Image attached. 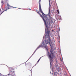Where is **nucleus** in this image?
Segmentation results:
<instances>
[{"label": "nucleus", "instance_id": "f257e3e1", "mask_svg": "<svg viewBox=\"0 0 76 76\" xmlns=\"http://www.w3.org/2000/svg\"><path fill=\"white\" fill-rule=\"evenodd\" d=\"M37 13L39 15L41 18H42V19L43 20V21L45 24V26H46L47 29V32H46V28H45V36H46V38L44 40V41H43V42L42 43H51V40L50 39V38L49 31L48 30V28L50 27V20L48 19V18L46 16H43V17L39 12H38Z\"/></svg>", "mask_w": 76, "mask_h": 76}, {"label": "nucleus", "instance_id": "f03ea898", "mask_svg": "<svg viewBox=\"0 0 76 76\" xmlns=\"http://www.w3.org/2000/svg\"><path fill=\"white\" fill-rule=\"evenodd\" d=\"M37 13L39 15L41 18H42V19L43 20V21L45 24V26H46L47 29V32H46V28H45V36H46V38L44 40V41L42 42H51V40L50 39V38L49 31L48 30V28L50 27V20L48 19V18L46 16H43V17L39 12H38Z\"/></svg>", "mask_w": 76, "mask_h": 76}, {"label": "nucleus", "instance_id": "7ed1b4c3", "mask_svg": "<svg viewBox=\"0 0 76 76\" xmlns=\"http://www.w3.org/2000/svg\"><path fill=\"white\" fill-rule=\"evenodd\" d=\"M39 11H40V12L42 13L43 16H44V15H45V14L42 11V10L41 9V0H39Z\"/></svg>", "mask_w": 76, "mask_h": 76}, {"label": "nucleus", "instance_id": "20e7f679", "mask_svg": "<svg viewBox=\"0 0 76 76\" xmlns=\"http://www.w3.org/2000/svg\"><path fill=\"white\" fill-rule=\"evenodd\" d=\"M51 54L49 53V58L50 59V61H51V60L53 58V56H54L53 52H51Z\"/></svg>", "mask_w": 76, "mask_h": 76}, {"label": "nucleus", "instance_id": "39448f33", "mask_svg": "<svg viewBox=\"0 0 76 76\" xmlns=\"http://www.w3.org/2000/svg\"><path fill=\"white\" fill-rule=\"evenodd\" d=\"M7 8L6 9V10H5L3 12H1V14L0 15H1L5 11H7V10H8V9H10V6H9V5H8V4H7Z\"/></svg>", "mask_w": 76, "mask_h": 76}, {"label": "nucleus", "instance_id": "423d86ee", "mask_svg": "<svg viewBox=\"0 0 76 76\" xmlns=\"http://www.w3.org/2000/svg\"><path fill=\"white\" fill-rule=\"evenodd\" d=\"M51 14H50V8H49V12L48 14V16H50V15H51Z\"/></svg>", "mask_w": 76, "mask_h": 76}, {"label": "nucleus", "instance_id": "0eeeda50", "mask_svg": "<svg viewBox=\"0 0 76 76\" xmlns=\"http://www.w3.org/2000/svg\"><path fill=\"white\" fill-rule=\"evenodd\" d=\"M12 76H14V74H10V73L8 74V76H12Z\"/></svg>", "mask_w": 76, "mask_h": 76}, {"label": "nucleus", "instance_id": "6e6552de", "mask_svg": "<svg viewBox=\"0 0 76 76\" xmlns=\"http://www.w3.org/2000/svg\"><path fill=\"white\" fill-rule=\"evenodd\" d=\"M27 65L28 66H30V65H31V63H27Z\"/></svg>", "mask_w": 76, "mask_h": 76}, {"label": "nucleus", "instance_id": "1a4fd4ad", "mask_svg": "<svg viewBox=\"0 0 76 76\" xmlns=\"http://www.w3.org/2000/svg\"><path fill=\"white\" fill-rule=\"evenodd\" d=\"M41 57L39 59V60H38V61L37 62V63H36V64H37V63H38L39 62V60H41Z\"/></svg>", "mask_w": 76, "mask_h": 76}, {"label": "nucleus", "instance_id": "9d476101", "mask_svg": "<svg viewBox=\"0 0 76 76\" xmlns=\"http://www.w3.org/2000/svg\"><path fill=\"white\" fill-rule=\"evenodd\" d=\"M57 12H58V14H60V12H59V10H57Z\"/></svg>", "mask_w": 76, "mask_h": 76}, {"label": "nucleus", "instance_id": "9b49d317", "mask_svg": "<svg viewBox=\"0 0 76 76\" xmlns=\"http://www.w3.org/2000/svg\"><path fill=\"white\" fill-rule=\"evenodd\" d=\"M10 73H12L13 74L14 73V72H12V71H10Z\"/></svg>", "mask_w": 76, "mask_h": 76}, {"label": "nucleus", "instance_id": "f8f14e48", "mask_svg": "<svg viewBox=\"0 0 76 76\" xmlns=\"http://www.w3.org/2000/svg\"><path fill=\"white\" fill-rule=\"evenodd\" d=\"M49 16V17L50 18V19H51V18H52V17H51V15H50Z\"/></svg>", "mask_w": 76, "mask_h": 76}, {"label": "nucleus", "instance_id": "ddd939ff", "mask_svg": "<svg viewBox=\"0 0 76 76\" xmlns=\"http://www.w3.org/2000/svg\"><path fill=\"white\" fill-rule=\"evenodd\" d=\"M3 3V1H1V3Z\"/></svg>", "mask_w": 76, "mask_h": 76}, {"label": "nucleus", "instance_id": "4468645a", "mask_svg": "<svg viewBox=\"0 0 76 76\" xmlns=\"http://www.w3.org/2000/svg\"><path fill=\"white\" fill-rule=\"evenodd\" d=\"M1 9H0V12H1Z\"/></svg>", "mask_w": 76, "mask_h": 76}, {"label": "nucleus", "instance_id": "2eb2a0df", "mask_svg": "<svg viewBox=\"0 0 76 76\" xmlns=\"http://www.w3.org/2000/svg\"><path fill=\"white\" fill-rule=\"evenodd\" d=\"M50 64H51V62H50Z\"/></svg>", "mask_w": 76, "mask_h": 76}, {"label": "nucleus", "instance_id": "dca6fc26", "mask_svg": "<svg viewBox=\"0 0 76 76\" xmlns=\"http://www.w3.org/2000/svg\"><path fill=\"white\" fill-rule=\"evenodd\" d=\"M37 12V13H38V12Z\"/></svg>", "mask_w": 76, "mask_h": 76}, {"label": "nucleus", "instance_id": "f3484780", "mask_svg": "<svg viewBox=\"0 0 76 76\" xmlns=\"http://www.w3.org/2000/svg\"><path fill=\"white\" fill-rule=\"evenodd\" d=\"M30 10H31V9H30Z\"/></svg>", "mask_w": 76, "mask_h": 76}, {"label": "nucleus", "instance_id": "a211bd4d", "mask_svg": "<svg viewBox=\"0 0 76 76\" xmlns=\"http://www.w3.org/2000/svg\"><path fill=\"white\" fill-rule=\"evenodd\" d=\"M30 10H31V9H30Z\"/></svg>", "mask_w": 76, "mask_h": 76}, {"label": "nucleus", "instance_id": "6ab92c4d", "mask_svg": "<svg viewBox=\"0 0 76 76\" xmlns=\"http://www.w3.org/2000/svg\"><path fill=\"white\" fill-rule=\"evenodd\" d=\"M53 31V30H52V31Z\"/></svg>", "mask_w": 76, "mask_h": 76}, {"label": "nucleus", "instance_id": "aec40b11", "mask_svg": "<svg viewBox=\"0 0 76 76\" xmlns=\"http://www.w3.org/2000/svg\"><path fill=\"white\" fill-rule=\"evenodd\" d=\"M43 38H44V37H43Z\"/></svg>", "mask_w": 76, "mask_h": 76}, {"label": "nucleus", "instance_id": "412c9836", "mask_svg": "<svg viewBox=\"0 0 76 76\" xmlns=\"http://www.w3.org/2000/svg\"><path fill=\"white\" fill-rule=\"evenodd\" d=\"M50 45L51 47V45Z\"/></svg>", "mask_w": 76, "mask_h": 76}, {"label": "nucleus", "instance_id": "4be33fe9", "mask_svg": "<svg viewBox=\"0 0 76 76\" xmlns=\"http://www.w3.org/2000/svg\"><path fill=\"white\" fill-rule=\"evenodd\" d=\"M43 40H44V39H43Z\"/></svg>", "mask_w": 76, "mask_h": 76}]
</instances>
